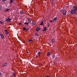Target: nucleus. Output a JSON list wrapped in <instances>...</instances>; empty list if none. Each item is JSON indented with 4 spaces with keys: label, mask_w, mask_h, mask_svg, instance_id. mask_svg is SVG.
<instances>
[{
    "label": "nucleus",
    "mask_w": 77,
    "mask_h": 77,
    "mask_svg": "<svg viewBox=\"0 0 77 77\" xmlns=\"http://www.w3.org/2000/svg\"><path fill=\"white\" fill-rule=\"evenodd\" d=\"M43 24H44L43 23V21H42L41 22L40 25H41V26H42V25H43Z\"/></svg>",
    "instance_id": "nucleus-17"
},
{
    "label": "nucleus",
    "mask_w": 77,
    "mask_h": 77,
    "mask_svg": "<svg viewBox=\"0 0 77 77\" xmlns=\"http://www.w3.org/2000/svg\"><path fill=\"white\" fill-rule=\"evenodd\" d=\"M7 65V63H5L3 65V67H5V66H6Z\"/></svg>",
    "instance_id": "nucleus-12"
},
{
    "label": "nucleus",
    "mask_w": 77,
    "mask_h": 77,
    "mask_svg": "<svg viewBox=\"0 0 77 77\" xmlns=\"http://www.w3.org/2000/svg\"><path fill=\"white\" fill-rule=\"evenodd\" d=\"M5 33L7 34V35H8V31H7V30H5Z\"/></svg>",
    "instance_id": "nucleus-13"
},
{
    "label": "nucleus",
    "mask_w": 77,
    "mask_h": 77,
    "mask_svg": "<svg viewBox=\"0 0 77 77\" xmlns=\"http://www.w3.org/2000/svg\"><path fill=\"white\" fill-rule=\"evenodd\" d=\"M51 54V52H48L47 54V56H50V55Z\"/></svg>",
    "instance_id": "nucleus-9"
},
{
    "label": "nucleus",
    "mask_w": 77,
    "mask_h": 77,
    "mask_svg": "<svg viewBox=\"0 0 77 77\" xmlns=\"http://www.w3.org/2000/svg\"><path fill=\"white\" fill-rule=\"evenodd\" d=\"M52 56L53 58H54L55 57V56H54V55L53 54L52 55Z\"/></svg>",
    "instance_id": "nucleus-22"
},
{
    "label": "nucleus",
    "mask_w": 77,
    "mask_h": 77,
    "mask_svg": "<svg viewBox=\"0 0 77 77\" xmlns=\"http://www.w3.org/2000/svg\"><path fill=\"white\" fill-rule=\"evenodd\" d=\"M26 29V27H23V30H25Z\"/></svg>",
    "instance_id": "nucleus-21"
},
{
    "label": "nucleus",
    "mask_w": 77,
    "mask_h": 77,
    "mask_svg": "<svg viewBox=\"0 0 77 77\" xmlns=\"http://www.w3.org/2000/svg\"><path fill=\"white\" fill-rule=\"evenodd\" d=\"M73 10L74 11H77V7L75 6H74L73 7Z\"/></svg>",
    "instance_id": "nucleus-4"
},
{
    "label": "nucleus",
    "mask_w": 77,
    "mask_h": 77,
    "mask_svg": "<svg viewBox=\"0 0 77 77\" xmlns=\"http://www.w3.org/2000/svg\"><path fill=\"white\" fill-rule=\"evenodd\" d=\"M52 43H53L54 42V39H52Z\"/></svg>",
    "instance_id": "nucleus-16"
},
{
    "label": "nucleus",
    "mask_w": 77,
    "mask_h": 77,
    "mask_svg": "<svg viewBox=\"0 0 77 77\" xmlns=\"http://www.w3.org/2000/svg\"><path fill=\"white\" fill-rule=\"evenodd\" d=\"M38 56H39V55H40V54H41V52H38Z\"/></svg>",
    "instance_id": "nucleus-25"
},
{
    "label": "nucleus",
    "mask_w": 77,
    "mask_h": 77,
    "mask_svg": "<svg viewBox=\"0 0 77 77\" xmlns=\"http://www.w3.org/2000/svg\"><path fill=\"white\" fill-rule=\"evenodd\" d=\"M57 17H55L53 20V23H55V22L57 20Z\"/></svg>",
    "instance_id": "nucleus-5"
},
{
    "label": "nucleus",
    "mask_w": 77,
    "mask_h": 77,
    "mask_svg": "<svg viewBox=\"0 0 77 77\" xmlns=\"http://www.w3.org/2000/svg\"><path fill=\"white\" fill-rule=\"evenodd\" d=\"M49 76L48 75H47L46 77H48Z\"/></svg>",
    "instance_id": "nucleus-35"
},
{
    "label": "nucleus",
    "mask_w": 77,
    "mask_h": 77,
    "mask_svg": "<svg viewBox=\"0 0 77 77\" xmlns=\"http://www.w3.org/2000/svg\"><path fill=\"white\" fill-rule=\"evenodd\" d=\"M35 30L36 31H38V30H40V28L39 27H37L35 29Z\"/></svg>",
    "instance_id": "nucleus-6"
},
{
    "label": "nucleus",
    "mask_w": 77,
    "mask_h": 77,
    "mask_svg": "<svg viewBox=\"0 0 77 77\" xmlns=\"http://www.w3.org/2000/svg\"><path fill=\"white\" fill-rule=\"evenodd\" d=\"M2 75V73H1V72H0V76H1V75Z\"/></svg>",
    "instance_id": "nucleus-33"
},
{
    "label": "nucleus",
    "mask_w": 77,
    "mask_h": 77,
    "mask_svg": "<svg viewBox=\"0 0 77 77\" xmlns=\"http://www.w3.org/2000/svg\"><path fill=\"white\" fill-rule=\"evenodd\" d=\"M0 36H1V38H4V35L2 34H0Z\"/></svg>",
    "instance_id": "nucleus-8"
},
{
    "label": "nucleus",
    "mask_w": 77,
    "mask_h": 77,
    "mask_svg": "<svg viewBox=\"0 0 77 77\" xmlns=\"http://www.w3.org/2000/svg\"><path fill=\"white\" fill-rule=\"evenodd\" d=\"M2 9V6H0V11H1Z\"/></svg>",
    "instance_id": "nucleus-27"
},
{
    "label": "nucleus",
    "mask_w": 77,
    "mask_h": 77,
    "mask_svg": "<svg viewBox=\"0 0 77 77\" xmlns=\"http://www.w3.org/2000/svg\"><path fill=\"white\" fill-rule=\"evenodd\" d=\"M20 14H24V12L22 11H21L20 12Z\"/></svg>",
    "instance_id": "nucleus-14"
},
{
    "label": "nucleus",
    "mask_w": 77,
    "mask_h": 77,
    "mask_svg": "<svg viewBox=\"0 0 77 77\" xmlns=\"http://www.w3.org/2000/svg\"><path fill=\"white\" fill-rule=\"evenodd\" d=\"M29 29H26V32H27V31L28 30H29Z\"/></svg>",
    "instance_id": "nucleus-24"
},
{
    "label": "nucleus",
    "mask_w": 77,
    "mask_h": 77,
    "mask_svg": "<svg viewBox=\"0 0 77 77\" xmlns=\"http://www.w3.org/2000/svg\"><path fill=\"white\" fill-rule=\"evenodd\" d=\"M32 25H35V24H36V22L35 21H32Z\"/></svg>",
    "instance_id": "nucleus-10"
},
{
    "label": "nucleus",
    "mask_w": 77,
    "mask_h": 77,
    "mask_svg": "<svg viewBox=\"0 0 77 77\" xmlns=\"http://www.w3.org/2000/svg\"><path fill=\"white\" fill-rule=\"evenodd\" d=\"M27 53H29V52L27 51Z\"/></svg>",
    "instance_id": "nucleus-37"
},
{
    "label": "nucleus",
    "mask_w": 77,
    "mask_h": 77,
    "mask_svg": "<svg viewBox=\"0 0 77 77\" xmlns=\"http://www.w3.org/2000/svg\"><path fill=\"white\" fill-rule=\"evenodd\" d=\"M19 60H21V59L20 58H19Z\"/></svg>",
    "instance_id": "nucleus-36"
},
{
    "label": "nucleus",
    "mask_w": 77,
    "mask_h": 77,
    "mask_svg": "<svg viewBox=\"0 0 77 77\" xmlns=\"http://www.w3.org/2000/svg\"><path fill=\"white\" fill-rule=\"evenodd\" d=\"M22 24V23H19V26H21V25Z\"/></svg>",
    "instance_id": "nucleus-28"
},
{
    "label": "nucleus",
    "mask_w": 77,
    "mask_h": 77,
    "mask_svg": "<svg viewBox=\"0 0 77 77\" xmlns=\"http://www.w3.org/2000/svg\"><path fill=\"white\" fill-rule=\"evenodd\" d=\"M61 12L64 15H66V10H61Z\"/></svg>",
    "instance_id": "nucleus-1"
},
{
    "label": "nucleus",
    "mask_w": 77,
    "mask_h": 77,
    "mask_svg": "<svg viewBox=\"0 0 77 77\" xmlns=\"http://www.w3.org/2000/svg\"><path fill=\"white\" fill-rule=\"evenodd\" d=\"M27 20H28L29 23H31V21L30 20V19H28Z\"/></svg>",
    "instance_id": "nucleus-20"
},
{
    "label": "nucleus",
    "mask_w": 77,
    "mask_h": 77,
    "mask_svg": "<svg viewBox=\"0 0 77 77\" xmlns=\"http://www.w3.org/2000/svg\"><path fill=\"white\" fill-rule=\"evenodd\" d=\"M24 24H26V25L27 24V25H29V23H27V22H25Z\"/></svg>",
    "instance_id": "nucleus-23"
},
{
    "label": "nucleus",
    "mask_w": 77,
    "mask_h": 77,
    "mask_svg": "<svg viewBox=\"0 0 77 77\" xmlns=\"http://www.w3.org/2000/svg\"><path fill=\"white\" fill-rule=\"evenodd\" d=\"M35 35H36V36H38V33H36L35 34Z\"/></svg>",
    "instance_id": "nucleus-32"
},
{
    "label": "nucleus",
    "mask_w": 77,
    "mask_h": 77,
    "mask_svg": "<svg viewBox=\"0 0 77 77\" xmlns=\"http://www.w3.org/2000/svg\"><path fill=\"white\" fill-rule=\"evenodd\" d=\"M15 75V72H14L12 74V77H13Z\"/></svg>",
    "instance_id": "nucleus-15"
},
{
    "label": "nucleus",
    "mask_w": 77,
    "mask_h": 77,
    "mask_svg": "<svg viewBox=\"0 0 77 77\" xmlns=\"http://www.w3.org/2000/svg\"><path fill=\"white\" fill-rule=\"evenodd\" d=\"M2 2H6V0H2Z\"/></svg>",
    "instance_id": "nucleus-29"
},
{
    "label": "nucleus",
    "mask_w": 77,
    "mask_h": 77,
    "mask_svg": "<svg viewBox=\"0 0 77 77\" xmlns=\"http://www.w3.org/2000/svg\"><path fill=\"white\" fill-rule=\"evenodd\" d=\"M71 13L72 14H75L76 13V11L73 10H71Z\"/></svg>",
    "instance_id": "nucleus-2"
},
{
    "label": "nucleus",
    "mask_w": 77,
    "mask_h": 77,
    "mask_svg": "<svg viewBox=\"0 0 77 77\" xmlns=\"http://www.w3.org/2000/svg\"><path fill=\"white\" fill-rule=\"evenodd\" d=\"M54 0H51V3H53V2H54Z\"/></svg>",
    "instance_id": "nucleus-26"
},
{
    "label": "nucleus",
    "mask_w": 77,
    "mask_h": 77,
    "mask_svg": "<svg viewBox=\"0 0 77 77\" xmlns=\"http://www.w3.org/2000/svg\"><path fill=\"white\" fill-rule=\"evenodd\" d=\"M9 10H10V9H8V8H7L5 9V12H8V11H9Z\"/></svg>",
    "instance_id": "nucleus-7"
},
{
    "label": "nucleus",
    "mask_w": 77,
    "mask_h": 77,
    "mask_svg": "<svg viewBox=\"0 0 77 77\" xmlns=\"http://www.w3.org/2000/svg\"><path fill=\"white\" fill-rule=\"evenodd\" d=\"M50 22H51V23H52L53 22V21L52 20H50Z\"/></svg>",
    "instance_id": "nucleus-34"
},
{
    "label": "nucleus",
    "mask_w": 77,
    "mask_h": 77,
    "mask_svg": "<svg viewBox=\"0 0 77 77\" xmlns=\"http://www.w3.org/2000/svg\"><path fill=\"white\" fill-rule=\"evenodd\" d=\"M10 3H13V0H10Z\"/></svg>",
    "instance_id": "nucleus-19"
},
{
    "label": "nucleus",
    "mask_w": 77,
    "mask_h": 77,
    "mask_svg": "<svg viewBox=\"0 0 77 77\" xmlns=\"http://www.w3.org/2000/svg\"><path fill=\"white\" fill-rule=\"evenodd\" d=\"M11 20H12V19L9 18V17H8V18L6 20V21H8V22H9V21H11Z\"/></svg>",
    "instance_id": "nucleus-3"
},
{
    "label": "nucleus",
    "mask_w": 77,
    "mask_h": 77,
    "mask_svg": "<svg viewBox=\"0 0 77 77\" xmlns=\"http://www.w3.org/2000/svg\"><path fill=\"white\" fill-rule=\"evenodd\" d=\"M47 26H48V27H49L50 26V24L48 23V25Z\"/></svg>",
    "instance_id": "nucleus-31"
},
{
    "label": "nucleus",
    "mask_w": 77,
    "mask_h": 77,
    "mask_svg": "<svg viewBox=\"0 0 77 77\" xmlns=\"http://www.w3.org/2000/svg\"><path fill=\"white\" fill-rule=\"evenodd\" d=\"M47 30V28L46 27H45L43 30V32H45V31H46Z\"/></svg>",
    "instance_id": "nucleus-11"
},
{
    "label": "nucleus",
    "mask_w": 77,
    "mask_h": 77,
    "mask_svg": "<svg viewBox=\"0 0 77 77\" xmlns=\"http://www.w3.org/2000/svg\"><path fill=\"white\" fill-rule=\"evenodd\" d=\"M41 65H42V63H41Z\"/></svg>",
    "instance_id": "nucleus-38"
},
{
    "label": "nucleus",
    "mask_w": 77,
    "mask_h": 77,
    "mask_svg": "<svg viewBox=\"0 0 77 77\" xmlns=\"http://www.w3.org/2000/svg\"><path fill=\"white\" fill-rule=\"evenodd\" d=\"M33 41V40L32 39H31V40L29 39L27 41L28 42H30V41Z\"/></svg>",
    "instance_id": "nucleus-18"
},
{
    "label": "nucleus",
    "mask_w": 77,
    "mask_h": 77,
    "mask_svg": "<svg viewBox=\"0 0 77 77\" xmlns=\"http://www.w3.org/2000/svg\"><path fill=\"white\" fill-rule=\"evenodd\" d=\"M0 23H1V24H3V23L2 21H0Z\"/></svg>",
    "instance_id": "nucleus-30"
}]
</instances>
